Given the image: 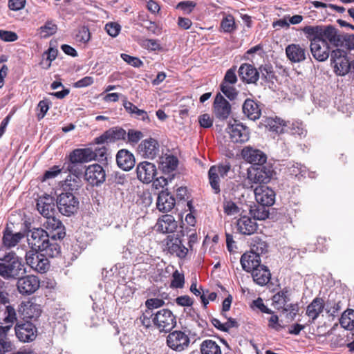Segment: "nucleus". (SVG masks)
Wrapping results in <instances>:
<instances>
[{
	"instance_id": "nucleus-1",
	"label": "nucleus",
	"mask_w": 354,
	"mask_h": 354,
	"mask_svg": "<svg viewBox=\"0 0 354 354\" xmlns=\"http://www.w3.org/2000/svg\"><path fill=\"white\" fill-rule=\"evenodd\" d=\"M28 244L31 250L40 251L50 257H56L60 254L59 245L51 239L43 228H33L27 234Z\"/></svg>"
},
{
	"instance_id": "nucleus-2",
	"label": "nucleus",
	"mask_w": 354,
	"mask_h": 354,
	"mask_svg": "<svg viewBox=\"0 0 354 354\" xmlns=\"http://www.w3.org/2000/svg\"><path fill=\"white\" fill-rule=\"evenodd\" d=\"M0 276L4 279H17L26 273L21 257L14 252H4L0 250Z\"/></svg>"
},
{
	"instance_id": "nucleus-3",
	"label": "nucleus",
	"mask_w": 354,
	"mask_h": 354,
	"mask_svg": "<svg viewBox=\"0 0 354 354\" xmlns=\"http://www.w3.org/2000/svg\"><path fill=\"white\" fill-rule=\"evenodd\" d=\"M94 160V153L90 148L75 149L68 156V160L64 163V167L71 174L76 176L82 174V164Z\"/></svg>"
},
{
	"instance_id": "nucleus-4",
	"label": "nucleus",
	"mask_w": 354,
	"mask_h": 354,
	"mask_svg": "<svg viewBox=\"0 0 354 354\" xmlns=\"http://www.w3.org/2000/svg\"><path fill=\"white\" fill-rule=\"evenodd\" d=\"M177 232L176 234L168 235L165 240V245L167 252L180 259H185L189 253V249L184 245L185 236L183 227Z\"/></svg>"
},
{
	"instance_id": "nucleus-5",
	"label": "nucleus",
	"mask_w": 354,
	"mask_h": 354,
	"mask_svg": "<svg viewBox=\"0 0 354 354\" xmlns=\"http://www.w3.org/2000/svg\"><path fill=\"white\" fill-rule=\"evenodd\" d=\"M274 171L272 166L267 162L252 166L248 170L247 179L250 184H267L272 179Z\"/></svg>"
},
{
	"instance_id": "nucleus-6",
	"label": "nucleus",
	"mask_w": 354,
	"mask_h": 354,
	"mask_svg": "<svg viewBox=\"0 0 354 354\" xmlns=\"http://www.w3.org/2000/svg\"><path fill=\"white\" fill-rule=\"evenodd\" d=\"M79 200L74 193L62 192L56 199V205L60 214L66 216H71L76 213L79 209Z\"/></svg>"
},
{
	"instance_id": "nucleus-7",
	"label": "nucleus",
	"mask_w": 354,
	"mask_h": 354,
	"mask_svg": "<svg viewBox=\"0 0 354 354\" xmlns=\"http://www.w3.org/2000/svg\"><path fill=\"white\" fill-rule=\"evenodd\" d=\"M49 256L40 251L31 250L26 252V261L32 270L39 273H45L49 269Z\"/></svg>"
},
{
	"instance_id": "nucleus-8",
	"label": "nucleus",
	"mask_w": 354,
	"mask_h": 354,
	"mask_svg": "<svg viewBox=\"0 0 354 354\" xmlns=\"http://www.w3.org/2000/svg\"><path fill=\"white\" fill-rule=\"evenodd\" d=\"M153 323L161 332L167 333L176 325V318L169 309H161L154 314Z\"/></svg>"
},
{
	"instance_id": "nucleus-9",
	"label": "nucleus",
	"mask_w": 354,
	"mask_h": 354,
	"mask_svg": "<svg viewBox=\"0 0 354 354\" xmlns=\"http://www.w3.org/2000/svg\"><path fill=\"white\" fill-rule=\"evenodd\" d=\"M330 56L335 74L339 76L346 75L351 70V62L348 59L346 53L337 48L331 52Z\"/></svg>"
},
{
	"instance_id": "nucleus-10",
	"label": "nucleus",
	"mask_w": 354,
	"mask_h": 354,
	"mask_svg": "<svg viewBox=\"0 0 354 354\" xmlns=\"http://www.w3.org/2000/svg\"><path fill=\"white\" fill-rule=\"evenodd\" d=\"M43 227L51 239L62 240L66 236L65 227L62 221L57 218L55 215L45 218Z\"/></svg>"
},
{
	"instance_id": "nucleus-11",
	"label": "nucleus",
	"mask_w": 354,
	"mask_h": 354,
	"mask_svg": "<svg viewBox=\"0 0 354 354\" xmlns=\"http://www.w3.org/2000/svg\"><path fill=\"white\" fill-rule=\"evenodd\" d=\"M40 286L39 278L35 275L21 276L17 279V288L23 295H30L35 292Z\"/></svg>"
},
{
	"instance_id": "nucleus-12",
	"label": "nucleus",
	"mask_w": 354,
	"mask_h": 354,
	"mask_svg": "<svg viewBox=\"0 0 354 354\" xmlns=\"http://www.w3.org/2000/svg\"><path fill=\"white\" fill-rule=\"evenodd\" d=\"M190 339L187 335L181 330H174L167 337V346L174 351H183L189 344Z\"/></svg>"
},
{
	"instance_id": "nucleus-13",
	"label": "nucleus",
	"mask_w": 354,
	"mask_h": 354,
	"mask_svg": "<svg viewBox=\"0 0 354 354\" xmlns=\"http://www.w3.org/2000/svg\"><path fill=\"white\" fill-rule=\"evenodd\" d=\"M227 131L233 142H245L249 140V129L242 123H238L236 120L233 124H229Z\"/></svg>"
},
{
	"instance_id": "nucleus-14",
	"label": "nucleus",
	"mask_w": 354,
	"mask_h": 354,
	"mask_svg": "<svg viewBox=\"0 0 354 354\" xmlns=\"http://www.w3.org/2000/svg\"><path fill=\"white\" fill-rule=\"evenodd\" d=\"M85 179L93 186L101 185L106 179V172L99 164L89 165L85 170Z\"/></svg>"
},
{
	"instance_id": "nucleus-15",
	"label": "nucleus",
	"mask_w": 354,
	"mask_h": 354,
	"mask_svg": "<svg viewBox=\"0 0 354 354\" xmlns=\"http://www.w3.org/2000/svg\"><path fill=\"white\" fill-rule=\"evenodd\" d=\"M15 331L17 337L19 341L28 342L34 340L36 337L37 328L31 322L16 323Z\"/></svg>"
},
{
	"instance_id": "nucleus-16",
	"label": "nucleus",
	"mask_w": 354,
	"mask_h": 354,
	"mask_svg": "<svg viewBox=\"0 0 354 354\" xmlns=\"http://www.w3.org/2000/svg\"><path fill=\"white\" fill-rule=\"evenodd\" d=\"M55 200L48 194L39 196L37 200V209L44 218L54 216L55 214Z\"/></svg>"
},
{
	"instance_id": "nucleus-17",
	"label": "nucleus",
	"mask_w": 354,
	"mask_h": 354,
	"mask_svg": "<svg viewBox=\"0 0 354 354\" xmlns=\"http://www.w3.org/2000/svg\"><path fill=\"white\" fill-rule=\"evenodd\" d=\"M138 178L144 183H149L153 181L157 170L154 164L143 161L140 162L136 167Z\"/></svg>"
},
{
	"instance_id": "nucleus-18",
	"label": "nucleus",
	"mask_w": 354,
	"mask_h": 354,
	"mask_svg": "<svg viewBox=\"0 0 354 354\" xmlns=\"http://www.w3.org/2000/svg\"><path fill=\"white\" fill-rule=\"evenodd\" d=\"M241 156L246 162L254 166L264 164L267 160V156L263 151L250 146H246L242 149Z\"/></svg>"
},
{
	"instance_id": "nucleus-19",
	"label": "nucleus",
	"mask_w": 354,
	"mask_h": 354,
	"mask_svg": "<svg viewBox=\"0 0 354 354\" xmlns=\"http://www.w3.org/2000/svg\"><path fill=\"white\" fill-rule=\"evenodd\" d=\"M310 48L313 57L319 62L326 61L330 55L329 44L325 39L312 41Z\"/></svg>"
},
{
	"instance_id": "nucleus-20",
	"label": "nucleus",
	"mask_w": 354,
	"mask_h": 354,
	"mask_svg": "<svg viewBox=\"0 0 354 354\" xmlns=\"http://www.w3.org/2000/svg\"><path fill=\"white\" fill-rule=\"evenodd\" d=\"M213 109L215 116L221 120H224L231 113V105L221 93H218L214 101Z\"/></svg>"
},
{
	"instance_id": "nucleus-21",
	"label": "nucleus",
	"mask_w": 354,
	"mask_h": 354,
	"mask_svg": "<svg viewBox=\"0 0 354 354\" xmlns=\"http://www.w3.org/2000/svg\"><path fill=\"white\" fill-rule=\"evenodd\" d=\"M254 196L257 202L259 204L266 206H271L275 201L274 192L266 185H259L255 187Z\"/></svg>"
},
{
	"instance_id": "nucleus-22",
	"label": "nucleus",
	"mask_w": 354,
	"mask_h": 354,
	"mask_svg": "<svg viewBox=\"0 0 354 354\" xmlns=\"http://www.w3.org/2000/svg\"><path fill=\"white\" fill-rule=\"evenodd\" d=\"M159 151L158 142L151 138L142 140L138 146L139 153L145 158H154L158 154Z\"/></svg>"
},
{
	"instance_id": "nucleus-23",
	"label": "nucleus",
	"mask_w": 354,
	"mask_h": 354,
	"mask_svg": "<svg viewBox=\"0 0 354 354\" xmlns=\"http://www.w3.org/2000/svg\"><path fill=\"white\" fill-rule=\"evenodd\" d=\"M286 55L292 63H300L306 60L308 51L298 44H288L285 49Z\"/></svg>"
},
{
	"instance_id": "nucleus-24",
	"label": "nucleus",
	"mask_w": 354,
	"mask_h": 354,
	"mask_svg": "<svg viewBox=\"0 0 354 354\" xmlns=\"http://www.w3.org/2000/svg\"><path fill=\"white\" fill-rule=\"evenodd\" d=\"M238 73L241 80L247 84H257L259 79V72L250 64H242L238 70Z\"/></svg>"
},
{
	"instance_id": "nucleus-25",
	"label": "nucleus",
	"mask_w": 354,
	"mask_h": 354,
	"mask_svg": "<svg viewBox=\"0 0 354 354\" xmlns=\"http://www.w3.org/2000/svg\"><path fill=\"white\" fill-rule=\"evenodd\" d=\"M118 166L124 171H130L135 165L133 154L127 149H120L116 154Z\"/></svg>"
},
{
	"instance_id": "nucleus-26",
	"label": "nucleus",
	"mask_w": 354,
	"mask_h": 354,
	"mask_svg": "<svg viewBox=\"0 0 354 354\" xmlns=\"http://www.w3.org/2000/svg\"><path fill=\"white\" fill-rule=\"evenodd\" d=\"M156 230L161 233H173L178 227V223L173 216L165 214L158 218L156 225Z\"/></svg>"
},
{
	"instance_id": "nucleus-27",
	"label": "nucleus",
	"mask_w": 354,
	"mask_h": 354,
	"mask_svg": "<svg viewBox=\"0 0 354 354\" xmlns=\"http://www.w3.org/2000/svg\"><path fill=\"white\" fill-rule=\"evenodd\" d=\"M24 237V233H14L12 228L7 225L3 232L2 245L7 249L14 248Z\"/></svg>"
},
{
	"instance_id": "nucleus-28",
	"label": "nucleus",
	"mask_w": 354,
	"mask_h": 354,
	"mask_svg": "<svg viewBox=\"0 0 354 354\" xmlns=\"http://www.w3.org/2000/svg\"><path fill=\"white\" fill-rule=\"evenodd\" d=\"M176 201L174 197L167 191H161L158 196L156 206L158 209L162 212H168L175 206Z\"/></svg>"
},
{
	"instance_id": "nucleus-29",
	"label": "nucleus",
	"mask_w": 354,
	"mask_h": 354,
	"mask_svg": "<svg viewBox=\"0 0 354 354\" xmlns=\"http://www.w3.org/2000/svg\"><path fill=\"white\" fill-rule=\"evenodd\" d=\"M18 312L24 319H36L40 316L41 309L39 305L30 302H22L18 307Z\"/></svg>"
},
{
	"instance_id": "nucleus-30",
	"label": "nucleus",
	"mask_w": 354,
	"mask_h": 354,
	"mask_svg": "<svg viewBox=\"0 0 354 354\" xmlns=\"http://www.w3.org/2000/svg\"><path fill=\"white\" fill-rule=\"evenodd\" d=\"M238 231L244 235L253 234L257 230V223L252 219L246 216H241L236 223Z\"/></svg>"
},
{
	"instance_id": "nucleus-31",
	"label": "nucleus",
	"mask_w": 354,
	"mask_h": 354,
	"mask_svg": "<svg viewBox=\"0 0 354 354\" xmlns=\"http://www.w3.org/2000/svg\"><path fill=\"white\" fill-rule=\"evenodd\" d=\"M240 262L242 268L248 272H250L251 270L261 265L260 257L251 251L244 253L241 257Z\"/></svg>"
},
{
	"instance_id": "nucleus-32",
	"label": "nucleus",
	"mask_w": 354,
	"mask_h": 354,
	"mask_svg": "<svg viewBox=\"0 0 354 354\" xmlns=\"http://www.w3.org/2000/svg\"><path fill=\"white\" fill-rule=\"evenodd\" d=\"M250 272L254 281L261 286L266 285L271 278L270 270L264 265H260Z\"/></svg>"
},
{
	"instance_id": "nucleus-33",
	"label": "nucleus",
	"mask_w": 354,
	"mask_h": 354,
	"mask_svg": "<svg viewBox=\"0 0 354 354\" xmlns=\"http://www.w3.org/2000/svg\"><path fill=\"white\" fill-rule=\"evenodd\" d=\"M243 114L251 120L259 119L261 115V111L259 104L251 99H246L242 106Z\"/></svg>"
},
{
	"instance_id": "nucleus-34",
	"label": "nucleus",
	"mask_w": 354,
	"mask_h": 354,
	"mask_svg": "<svg viewBox=\"0 0 354 354\" xmlns=\"http://www.w3.org/2000/svg\"><path fill=\"white\" fill-rule=\"evenodd\" d=\"M178 159L173 154H165L159 158V167L163 173H170L176 170Z\"/></svg>"
},
{
	"instance_id": "nucleus-35",
	"label": "nucleus",
	"mask_w": 354,
	"mask_h": 354,
	"mask_svg": "<svg viewBox=\"0 0 354 354\" xmlns=\"http://www.w3.org/2000/svg\"><path fill=\"white\" fill-rule=\"evenodd\" d=\"M324 308V302L322 298L316 297L307 306L306 315L314 322L323 311Z\"/></svg>"
},
{
	"instance_id": "nucleus-36",
	"label": "nucleus",
	"mask_w": 354,
	"mask_h": 354,
	"mask_svg": "<svg viewBox=\"0 0 354 354\" xmlns=\"http://www.w3.org/2000/svg\"><path fill=\"white\" fill-rule=\"evenodd\" d=\"M272 302L274 308L282 309L290 301V290L284 288L272 297Z\"/></svg>"
},
{
	"instance_id": "nucleus-37",
	"label": "nucleus",
	"mask_w": 354,
	"mask_h": 354,
	"mask_svg": "<svg viewBox=\"0 0 354 354\" xmlns=\"http://www.w3.org/2000/svg\"><path fill=\"white\" fill-rule=\"evenodd\" d=\"M301 30L310 43H312V41L324 39V38H322V26H306L304 27Z\"/></svg>"
},
{
	"instance_id": "nucleus-38",
	"label": "nucleus",
	"mask_w": 354,
	"mask_h": 354,
	"mask_svg": "<svg viewBox=\"0 0 354 354\" xmlns=\"http://www.w3.org/2000/svg\"><path fill=\"white\" fill-rule=\"evenodd\" d=\"M340 326L346 330L354 329V310L347 308L341 315L339 318Z\"/></svg>"
},
{
	"instance_id": "nucleus-39",
	"label": "nucleus",
	"mask_w": 354,
	"mask_h": 354,
	"mask_svg": "<svg viewBox=\"0 0 354 354\" xmlns=\"http://www.w3.org/2000/svg\"><path fill=\"white\" fill-rule=\"evenodd\" d=\"M57 30V26L52 20H48L37 30V33L41 38H47L55 34Z\"/></svg>"
},
{
	"instance_id": "nucleus-40",
	"label": "nucleus",
	"mask_w": 354,
	"mask_h": 354,
	"mask_svg": "<svg viewBox=\"0 0 354 354\" xmlns=\"http://www.w3.org/2000/svg\"><path fill=\"white\" fill-rule=\"evenodd\" d=\"M200 348L201 354H221L220 346L212 339L204 340Z\"/></svg>"
},
{
	"instance_id": "nucleus-41",
	"label": "nucleus",
	"mask_w": 354,
	"mask_h": 354,
	"mask_svg": "<svg viewBox=\"0 0 354 354\" xmlns=\"http://www.w3.org/2000/svg\"><path fill=\"white\" fill-rule=\"evenodd\" d=\"M106 131L109 142H115L118 140H126L127 132L124 129H123L121 127H112Z\"/></svg>"
},
{
	"instance_id": "nucleus-42",
	"label": "nucleus",
	"mask_w": 354,
	"mask_h": 354,
	"mask_svg": "<svg viewBox=\"0 0 354 354\" xmlns=\"http://www.w3.org/2000/svg\"><path fill=\"white\" fill-rule=\"evenodd\" d=\"M322 38L335 44H337L339 41L337 30L332 26H328L324 28L322 26Z\"/></svg>"
},
{
	"instance_id": "nucleus-43",
	"label": "nucleus",
	"mask_w": 354,
	"mask_h": 354,
	"mask_svg": "<svg viewBox=\"0 0 354 354\" xmlns=\"http://www.w3.org/2000/svg\"><path fill=\"white\" fill-rule=\"evenodd\" d=\"M288 124H289V122H286L278 118H276L275 119H270L268 122L270 130L278 134H281L284 132V127H288Z\"/></svg>"
},
{
	"instance_id": "nucleus-44",
	"label": "nucleus",
	"mask_w": 354,
	"mask_h": 354,
	"mask_svg": "<svg viewBox=\"0 0 354 354\" xmlns=\"http://www.w3.org/2000/svg\"><path fill=\"white\" fill-rule=\"evenodd\" d=\"M268 206L259 204L257 206L250 209V214L255 220H265L268 217L269 212L267 209Z\"/></svg>"
},
{
	"instance_id": "nucleus-45",
	"label": "nucleus",
	"mask_w": 354,
	"mask_h": 354,
	"mask_svg": "<svg viewBox=\"0 0 354 354\" xmlns=\"http://www.w3.org/2000/svg\"><path fill=\"white\" fill-rule=\"evenodd\" d=\"M268 245L267 243L259 237H255L252 243L251 252L257 254L260 257L261 254L268 252Z\"/></svg>"
},
{
	"instance_id": "nucleus-46",
	"label": "nucleus",
	"mask_w": 354,
	"mask_h": 354,
	"mask_svg": "<svg viewBox=\"0 0 354 354\" xmlns=\"http://www.w3.org/2000/svg\"><path fill=\"white\" fill-rule=\"evenodd\" d=\"M345 339L337 340V344L339 346H346L351 353H354V329L348 330Z\"/></svg>"
},
{
	"instance_id": "nucleus-47",
	"label": "nucleus",
	"mask_w": 354,
	"mask_h": 354,
	"mask_svg": "<svg viewBox=\"0 0 354 354\" xmlns=\"http://www.w3.org/2000/svg\"><path fill=\"white\" fill-rule=\"evenodd\" d=\"M79 176H74L73 178L70 176V178H66L65 184L64 185L63 192H70L74 193L77 192L81 186V181Z\"/></svg>"
},
{
	"instance_id": "nucleus-48",
	"label": "nucleus",
	"mask_w": 354,
	"mask_h": 354,
	"mask_svg": "<svg viewBox=\"0 0 354 354\" xmlns=\"http://www.w3.org/2000/svg\"><path fill=\"white\" fill-rule=\"evenodd\" d=\"M288 173L295 177L304 176L306 173V167L297 162H289L287 165Z\"/></svg>"
},
{
	"instance_id": "nucleus-49",
	"label": "nucleus",
	"mask_w": 354,
	"mask_h": 354,
	"mask_svg": "<svg viewBox=\"0 0 354 354\" xmlns=\"http://www.w3.org/2000/svg\"><path fill=\"white\" fill-rule=\"evenodd\" d=\"M288 129H290V132L293 135H297L299 137H305L307 133V131L304 128V125L301 122L295 121L290 124H288Z\"/></svg>"
},
{
	"instance_id": "nucleus-50",
	"label": "nucleus",
	"mask_w": 354,
	"mask_h": 354,
	"mask_svg": "<svg viewBox=\"0 0 354 354\" xmlns=\"http://www.w3.org/2000/svg\"><path fill=\"white\" fill-rule=\"evenodd\" d=\"M50 104L51 102L48 99L39 101L37 106V118L39 121L44 118L49 110Z\"/></svg>"
},
{
	"instance_id": "nucleus-51",
	"label": "nucleus",
	"mask_w": 354,
	"mask_h": 354,
	"mask_svg": "<svg viewBox=\"0 0 354 354\" xmlns=\"http://www.w3.org/2000/svg\"><path fill=\"white\" fill-rule=\"evenodd\" d=\"M231 169V165L229 163L221 164L218 165H213L209 169L211 170V173L212 175L214 174H216L220 176L221 178H224L227 176L228 172Z\"/></svg>"
},
{
	"instance_id": "nucleus-52",
	"label": "nucleus",
	"mask_w": 354,
	"mask_h": 354,
	"mask_svg": "<svg viewBox=\"0 0 354 354\" xmlns=\"http://www.w3.org/2000/svg\"><path fill=\"white\" fill-rule=\"evenodd\" d=\"M221 91L230 100L236 99L238 92L233 84H221Z\"/></svg>"
},
{
	"instance_id": "nucleus-53",
	"label": "nucleus",
	"mask_w": 354,
	"mask_h": 354,
	"mask_svg": "<svg viewBox=\"0 0 354 354\" xmlns=\"http://www.w3.org/2000/svg\"><path fill=\"white\" fill-rule=\"evenodd\" d=\"M326 306V313L328 314L329 316L333 317H336L342 308V303L340 301H339L338 302H334L328 300Z\"/></svg>"
},
{
	"instance_id": "nucleus-54",
	"label": "nucleus",
	"mask_w": 354,
	"mask_h": 354,
	"mask_svg": "<svg viewBox=\"0 0 354 354\" xmlns=\"http://www.w3.org/2000/svg\"><path fill=\"white\" fill-rule=\"evenodd\" d=\"M221 27L225 32H232L236 28L234 19L232 15H227L221 23Z\"/></svg>"
},
{
	"instance_id": "nucleus-55",
	"label": "nucleus",
	"mask_w": 354,
	"mask_h": 354,
	"mask_svg": "<svg viewBox=\"0 0 354 354\" xmlns=\"http://www.w3.org/2000/svg\"><path fill=\"white\" fill-rule=\"evenodd\" d=\"M208 177H209V181L210 186L212 189H213L214 192L215 194H218L221 192L220 189V178L221 176L217 175L216 174H212L211 173V170L209 169L208 171Z\"/></svg>"
},
{
	"instance_id": "nucleus-56",
	"label": "nucleus",
	"mask_w": 354,
	"mask_h": 354,
	"mask_svg": "<svg viewBox=\"0 0 354 354\" xmlns=\"http://www.w3.org/2000/svg\"><path fill=\"white\" fill-rule=\"evenodd\" d=\"M172 281L171 282V287L175 288H181L185 283L184 274L176 270L172 275Z\"/></svg>"
},
{
	"instance_id": "nucleus-57",
	"label": "nucleus",
	"mask_w": 354,
	"mask_h": 354,
	"mask_svg": "<svg viewBox=\"0 0 354 354\" xmlns=\"http://www.w3.org/2000/svg\"><path fill=\"white\" fill-rule=\"evenodd\" d=\"M236 67L233 66L226 71L224 79L221 84H234L237 82V77L236 75Z\"/></svg>"
},
{
	"instance_id": "nucleus-58",
	"label": "nucleus",
	"mask_w": 354,
	"mask_h": 354,
	"mask_svg": "<svg viewBox=\"0 0 354 354\" xmlns=\"http://www.w3.org/2000/svg\"><path fill=\"white\" fill-rule=\"evenodd\" d=\"M196 6V3L192 1H183L177 4L176 8L183 10L185 14H189Z\"/></svg>"
},
{
	"instance_id": "nucleus-59",
	"label": "nucleus",
	"mask_w": 354,
	"mask_h": 354,
	"mask_svg": "<svg viewBox=\"0 0 354 354\" xmlns=\"http://www.w3.org/2000/svg\"><path fill=\"white\" fill-rule=\"evenodd\" d=\"M121 57L124 62L133 67L139 68L143 65V62L138 57L124 53L121 54Z\"/></svg>"
},
{
	"instance_id": "nucleus-60",
	"label": "nucleus",
	"mask_w": 354,
	"mask_h": 354,
	"mask_svg": "<svg viewBox=\"0 0 354 354\" xmlns=\"http://www.w3.org/2000/svg\"><path fill=\"white\" fill-rule=\"evenodd\" d=\"M105 30L110 36L115 37L118 35L121 30V26L117 23L110 22L106 24Z\"/></svg>"
},
{
	"instance_id": "nucleus-61",
	"label": "nucleus",
	"mask_w": 354,
	"mask_h": 354,
	"mask_svg": "<svg viewBox=\"0 0 354 354\" xmlns=\"http://www.w3.org/2000/svg\"><path fill=\"white\" fill-rule=\"evenodd\" d=\"M164 304L165 301L159 298H151L147 299L145 301V306L151 311L154 308L162 307Z\"/></svg>"
},
{
	"instance_id": "nucleus-62",
	"label": "nucleus",
	"mask_w": 354,
	"mask_h": 354,
	"mask_svg": "<svg viewBox=\"0 0 354 354\" xmlns=\"http://www.w3.org/2000/svg\"><path fill=\"white\" fill-rule=\"evenodd\" d=\"M184 231L185 235L188 237L189 252H192L193 250L194 245L198 241L197 234L191 229L188 230L186 228V230H184Z\"/></svg>"
},
{
	"instance_id": "nucleus-63",
	"label": "nucleus",
	"mask_w": 354,
	"mask_h": 354,
	"mask_svg": "<svg viewBox=\"0 0 354 354\" xmlns=\"http://www.w3.org/2000/svg\"><path fill=\"white\" fill-rule=\"evenodd\" d=\"M90 32L88 28L84 26L79 30L76 35V39L78 41L84 44L87 43L90 39Z\"/></svg>"
},
{
	"instance_id": "nucleus-64",
	"label": "nucleus",
	"mask_w": 354,
	"mask_h": 354,
	"mask_svg": "<svg viewBox=\"0 0 354 354\" xmlns=\"http://www.w3.org/2000/svg\"><path fill=\"white\" fill-rule=\"evenodd\" d=\"M0 39L4 41L11 42L17 40L18 36L14 32L1 30Z\"/></svg>"
}]
</instances>
